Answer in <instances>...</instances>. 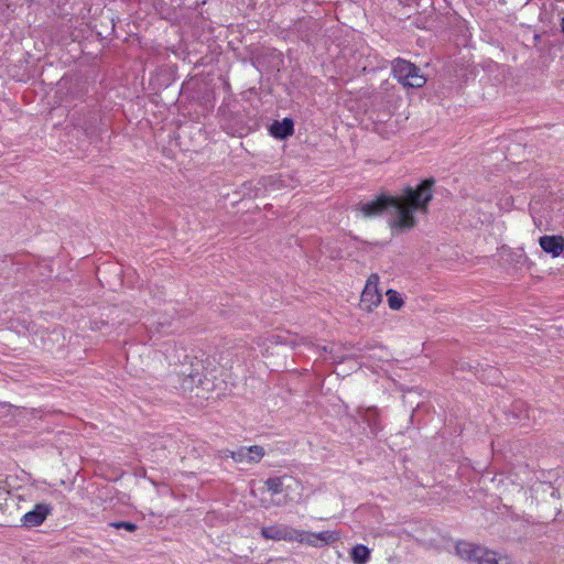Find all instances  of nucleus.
<instances>
[{
	"label": "nucleus",
	"mask_w": 564,
	"mask_h": 564,
	"mask_svg": "<svg viewBox=\"0 0 564 564\" xmlns=\"http://www.w3.org/2000/svg\"><path fill=\"white\" fill-rule=\"evenodd\" d=\"M350 558L355 564H366L370 558V550L364 544H357L350 550Z\"/></svg>",
	"instance_id": "12"
},
{
	"label": "nucleus",
	"mask_w": 564,
	"mask_h": 564,
	"mask_svg": "<svg viewBox=\"0 0 564 564\" xmlns=\"http://www.w3.org/2000/svg\"><path fill=\"white\" fill-rule=\"evenodd\" d=\"M340 540V533L336 530H326L315 533L316 547L330 545Z\"/></svg>",
	"instance_id": "11"
},
{
	"label": "nucleus",
	"mask_w": 564,
	"mask_h": 564,
	"mask_svg": "<svg viewBox=\"0 0 564 564\" xmlns=\"http://www.w3.org/2000/svg\"><path fill=\"white\" fill-rule=\"evenodd\" d=\"M230 452H231V451H229V449H225V451H223V452H221L223 457H230Z\"/></svg>",
	"instance_id": "22"
},
{
	"label": "nucleus",
	"mask_w": 564,
	"mask_h": 564,
	"mask_svg": "<svg viewBox=\"0 0 564 564\" xmlns=\"http://www.w3.org/2000/svg\"><path fill=\"white\" fill-rule=\"evenodd\" d=\"M376 415H377V409L368 408L365 410L362 417L369 425H371L372 421H375Z\"/></svg>",
	"instance_id": "19"
},
{
	"label": "nucleus",
	"mask_w": 564,
	"mask_h": 564,
	"mask_svg": "<svg viewBox=\"0 0 564 564\" xmlns=\"http://www.w3.org/2000/svg\"><path fill=\"white\" fill-rule=\"evenodd\" d=\"M111 527L116 528V529H120V528H123L130 532L134 531L137 529V525L132 522H113L110 524Z\"/></svg>",
	"instance_id": "20"
},
{
	"label": "nucleus",
	"mask_w": 564,
	"mask_h": 564,
	"mask_svg": "<svg viewBox=\"0 0 564 564\" xmlns=\"http://www.w3.org/2000/svg\"><path fill=\"white\" fill-rule=\"evenodd\" d=\"M561 28H562V31H563V33H564V18H563V19H562V21H561Z\"/></svg>",
	"instance_id": "24"
},
{
	"label": "nucleus",
	"mask_w": 564,
	"mask_h": 564,
	"mask_svg": "<svg viewBox=\"0 0 564 564\" xmlns=\"http://www.w3.org/2000/svg\"><path fill=\"white\" fill-rule=\"evenodd\" d=\"M539 243L542 250L552 257H558L564 251V238L560 235L542 236Z\"/></svg>",
	"instance_id": "9"
},
{
	"label": "nucleus",
	"mask_w": 564,
	"mask_h": 564,
	"mask_svg": "<svg viewBox=\"0 0 564 564\" xmlns=\"http://www.w3.org/2000/svg\"><path fill=\"white\" fill-rule=\"evenodd\" d=\"M279 338H280L279 336H272L269 340H270V341L280 343V341H279Z\"/></svg>",
	"instance_id": "23"
},
{
	"label": "nucleus",
	"mask_w": 564,
	"mask_h": 564,
	"mask_svg": "<svg viewBox=\"0 0 564 564\" xmlns=\"http://www.w3.org/2000/svg\"><path fill=\"white\" fill-rule=\"evenodd\" d=\"M284 485L285 477L269 478L265 481V487L268 491L271 492L272 500L281 496V494L283 492Z\"/></svg>",
	"instance_id": "14"
},
{
	"label": "nucleus",
	"mask_w": 564,
	"mask_h": 564,
	"mask_svg": "<svg viewBox=\"0 0 564 564\" xmlns=\"http://www.w3.org/2000/svg\"><path fill=\"white\" fill-rule=\"evenodd\" d=\"M433 180H425L415 188L408 187L399 196L381 195L361 205L360 210L367 218L376 217L386 212L389 215V226L394 232L412 230L417 221L416 214H426L433 198Z\"/></svg>",
	"instance_id": "1"
},
{
	"label": "nucleus",
	"mask_w": 564,
	"mask_h": 564,
	"mask_svg": "<svg viewBox=\"0 0 564 564\" xmlns=\"http://www.w3.org/2000/svg\"><path fill=\"white\" fill-rule=\"evenodd\" d=\"M300 544L316 547L315 532L301 530Z\"/></svg>",
	"instance_id": "18"
},
{
	"label": "nucleus",
	"mask_w": 564,
	"mask_h": 564,
	"mask_svg": "<svg viewBox=\"0 0 564 564\" xmlns=\"http://www.w3.org/2000/svg\"><path fill=\"white\" fill-rule=\"evenodd\" d=\"M0 510L8 521L20 518L31 507V492H10L0 488Z\"/></svg>",
	"instance_id": "3"
},
{
	"label": "nucleus",
	"mask_w": 564,
	"mask_h": 564,
	"mask_svg": "<svg viewBox=\"0 0 564 564\" xmlns=\"http://www.w3.org/2000/svg\"><path fill=\"white\" fill-rule=\"evenodd\" d=\"M388 304L391 310H400L403 306V299L401 295L394 290L387 291Z\"/></svg>",
	"instance_id": "16"
},
{
	"label": "nucleus",
	"mask_w": 564,
	"mask_h": 564,
	"mask_svg": "<svg viewBox=\"0 0 564 564\" xmlns=\"http://www.w3.org/2000/svg\"><path fill=\"white\" fill-rule=\"evenodd\" d=\"M283 528L284 524L263 527L261 529V535L267 540L283 541Z\"/></svg>",
	"instance_id": "15"
},
{
	"label": "nucleus",
	"mask_w": 564,
	"mask_h": 564,
	"mask_svg": "<svg viewBox=\"0 0 564 564\" xmlns=\"http://www.w3.org/2000/svg\"><path fill=\"white\" fill-rule=\"evenodd\" d=\"M52 512L50 503H35L32 509H26L20 517V523L24 528H35L41 525Z\"/></svg>",
	"instance_id": "5"
},
{
	"label": "nucleus",
	"mask_w": 564,
	"mask_h": 564,
	"mask_svg": "<svg viewBox=\"0 0 564 564\" xmlns=\"http://www.w3.org/2000/svg\"><path fill=\"white\" fill-rule=\"evenodd\" d=\"M184 378L181 382V389L184 392H192L194 391V388L197 386V383H203L202 376L196 371H189V372H183Z\"/></svg>",
	"instance_id": "13"
},
{
	"label": "nucleus",
	"mask_w": 564,
	"mask_h": 564,
	"mask_svg": "<svg viewBox=\"0 0 564 564\" xmlns=\"http://www.w3.org/2000/svg\"><path fill=\"white\" fill-rule=\"evenodd\" d=\"M270 132L275 138H280V139L286 138L293 133V122L291 119H288V118L283 119L281 122L275 121L271 126Z\"/></svg>",
	"instance_id": "10"
},
{
	"label": "nucleus",
	"mask_w": 564,
	"mask_h": 564,
	"mask_svg": "<svg viewBox=\"0 0 564 564\" xmlns=\"http://www.w3.org/2000/svg\"><path fill=\"white\" fill-rule=\"evenodd\" d=\"M379 276L371 274L366 283V286L361 293L360 306L362 310L370 312L373 307L381 303V293L378 290Z\"/></svg>",
	"instance_id": "6"
},
{
	"label": "nucleus",
	"mask_w": 564,
	"mask_h": 564,
	"mask_svg": "<svg viewBox=\"0 0 564 564\" xmlns=\"http://www.w3.org/2000/svg\"><path fill=\"white\" fill-rule=\"evenodd\" d=\"M455 553L462 560L476 564H518L508 556L498 557L495 552L466 541L456 543Z\"/></svg>",
	"instance_id": "2"
},
{
	"label": "nucleus",
	"mask_w": 564,
	"mask_h": 564,
	"mask_svg": "<svg viewBox=\"0 0 564 564\" xmlns=\"http://www.w3.org/2000/svg\"><path fill=\"white\" fill-rule=\"evenodd\" d=\"M394 77L405 87L420 88L426 83L420 68L405 59H395L392 65Z\"/></svg>",
	"instance_id": "4"
},
{
	"label": "nucleus",
	"mask_w": 564,
	"mask_h": 564,
	"mask_svg": "<svg viewBox=\"0 0 564 564\" xmlns=\"http://www.w3.org/2000/svg\"><path fill=\"white\" fill-rule=\"evenodd\" d=\"M11 410H12V406L10 404L0 403V415L9 413V412H11Z\"/></svg>",
	"instance_id": "21"
},
{
	"label": "nucleus",
	"mask_w": 564,
	"mask_h": 564,
	"mask_svg": "<svg viewBox=\"0 0 564 564\" xmlns=\"http://www.w3.org/2000/svg\"><path fill=\"white\" fill-rule=\"evenodd\" d=\"M264 454L263 447L252 445L249 447H239L237 451L230 452V458L237 463L256 464L263 458Z\"/></svg>",
	"instance_id": "8"
},
{
	"label": "nucleus",
	"mask_w": 564,
	"mask_h": 564,
	"mask_svg": "<svg viewBox=\"0 0 564 564\" xmlns=\"http://www.w3.org/2000/svg\"><path fill=\"white\" fill-rule=\"evenodd\" d=\"M300 533L301 530L284 524L282 539L285 542H299L301 536Z\"/></svg>",
	"instance_id": "17"
},
{
	"label": "nucleus",
	"mask_w": 564,
	"mask_h": 564,
	"mask_svg": "<svg viewBox=\"0 0 564 564\" xmlns=\"http://www.w3.org/2000/svg\"><path fill=\"white\" fill-rule=\"evenodd\" d=\"M303 491L302 484L293 478L285 476V485L283 488V492L280 497L272 500V503L275 506H285L290 502H294L301 499Z\"/></svg>",
	"instance_id": "7"
}]
</instances>
